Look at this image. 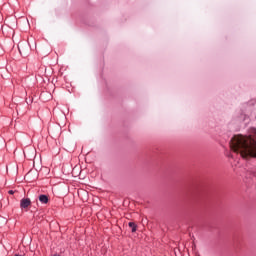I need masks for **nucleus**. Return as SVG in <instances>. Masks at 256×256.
Segmentation results:
<instances>
[{"label": "nucleus", "mask_w": 256, "mask_h": 256, "mask_svg": "<svg viewBox=\"0 0 256 256\" xmlns=\"http://www.w3.org/2000/svg\"><path fill=\"white\" fill-rule=\"evenodd\" d=\"M29 205H31V199H29V198H23L20 201L21 209H27V207H29Z\"/></svg>", "instance_id": "2"}, {"label": "nucleus", "mask_w": 256, "mask_h": 256, "mask_svg": "<svg viewBox=\"0 0 256 256\" xmlns=\"http://www.w3.org/2000/svg\"><path fill=\"white\" fill-rule=\"evenodd\" d=\"M40 203L44 204V205H47V203H49V197H47V195L45 194H41L39 197H38Z\"/></svg>", "instance_id": "3"}, {"label": "nucleus", "mask_w": 256, "mask_h": 256, "mask_svg": "<svg viewBox=\"0 0 256 256\" xmlns=\"http://www.w3.org/2000/svg\"><path fill=\"white\" fill-rule=\"evenodd\" d=\"M8 193H9V195H14V194H15V191L9 190Z\"/></svg>", "instance_id": "6"}, {"label": "nucleus", "mask_w": 256, "mask_h": 256, "mask_svg": "<svg viewBox=\"0 0 256 256\" xmlns=\"http://www.w3.org/2000/svg\"><path fill=\"white\" fill-rule=\"evenodd\" d=\"M230 147L242 159L256 157V128H250L248 135H235L230 141Z\"/></svg>", "instance_id": "1"}, {"label": "nucleus", "mask_w": 256, "mask_h": 256, "mask_svg": "<svg viewBox=\"0 0 256 256\" xmlns=\"http://www.w3.org/2000/svg\"><path fill=\"white\" fill-rule=\"evenodd\" d=\"M129 227H131L132 229V233H135V231H137V224H135L134 222H129Z\"/></svg>", "instance_id": "4"}, {"label": "nucleus", "mask_w": 256, "mask_h": 256, "mask_svg": "<svg viewBox=\"0 0 256 256\" xmlns=\"http://www.w3.org/2000/svg\"><path fill=\"white\" fill-rule=\"evenodd\" d=\"M27 105H31V103H33V97H28V98H24Z\"/></svg>", "instance_id": "5"}]
</instances>
